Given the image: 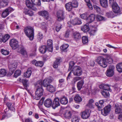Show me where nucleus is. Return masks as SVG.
Here are the masks:
<instances>
[{"label": "nucleus", "mask_w": 122, "mask_h": 122, "mask_svg": "<svg viewBox=\"0 0 122 122\" xmlns=\"http://www.w3.org/2000/svg\"><path fill=\"white\" fill-rule=\"evenodd\" d=\"M72 24L74 25L80 24L81 23V21L78 18H76L72 20Z\"/></svg>", "instance_id": "7c9ffc66"}, {"label": "nucleus", "mask_w": 122, "mask_h": 122, "mask_svg": "<svg viewBox=\"0 0 122 122\" xmlns=\"http://www.w3.org/2000/svg\"><path fill=\"white\" fill-rule=\"evenodd\" d=\"M89 26L88 23H86L85 25L82 26L81 28V30L84 32H87L89 30Z\"/></svg>", "instance_id": "4be33fe9"}, {"label": "nucleus", "mask_w": 122, "mask_h": 122, "mask_svg": "<svg viewBox=\"0 0 122 122\" xmlns=\"http://www.w3.org/2000/svg\"><path fill=\"white\" fill-rule=\"evenodd\" d=\"M39 15L42 16L45 19L47 20L49 17V13L45 10L39 12Z\"/></svg>", "instance_id": "f3484780"}, {"label": "nucleus", "mask_w": 122, "mask_h": 122, "mask_svg": "<svg viewBox=\"0 0 122 122\" xmlns=\"http://www.w3.org/2000/svg\"><path fill=\"white\" fill-rule=\"evenodd\" d=\"M47 49L50 52H52V51L53 47L52 46H47Z\"/></svg>", "instance_id": "774afa93"}, {"label": "nucleus", "mask_w": 122, "mask_h": 122, "mask_svg": "<svg viewBox=\"0 0 122 122\" xmlns=\"http://www.w3.org/2000/svg\"><path fill=\"white\" fill-rule=\"evenodd\" d=\"M6 104L9 109L14 111H15V109L14 107V106L13 105L12 106V104L11 103L8 102Z\"/></svg>", "instance_id": "e433bc0d"}, {"label": "nucleus", "mask_w": 122, "mask_h": 122, "mask_svg": "<svg viewBox=\"0 0 122 122\" xmlns=\"http://www.w3.org/2000/svg\"><path fill=\"white\" fill-rule=\"evenodd\" d=\"M47 46H52V41L51 39L48 40L47 41Z\"/></svg>", "instance_id": "052dcab7"}, {"label": "nucleus", "mask_w": 122, "mask_h": 122, "mask_svg": "<svg viewBox=\"0 0 122 122\" xmlns=\"http://www.w3.org/2000/svg\"><path fill=\"white\" fill-rule=\"evenodd\" d=\"M79 119L78 117L74 116L71 119L72 122H79Z\"/></svg>", "instance_id": "13d9d810"}, {"label": "nucleus", "mask_w": 122, "mask_h": 122, "mask_svg": "<svg viewBox=\"0 0 122 122\" xmlns=\"http://www.w3.org/2000/svg\"><path fill=\"white\" fill-rule=\"evenodd\" d=\"M97 21H100L102 20H105V18L102 16L98 15H97Z\"/></svg>", "instance_id": "6e6d98bb"}, {"label": "nucleus", "mask_w": 122, "mask_h": 122, "mask_svg": "<svg viewBox=\"0 0 122 122\" xmlns=\"http://www.w3.org/2000/svg\"><path fill=\"white\" fill-rule=\"evenodd\" d=\"M66 9L67 11H70L73 8L71 2H69L66 4L65 5Z\"/></svg>", "instance_id": "aec40b11"}, {"label": "nucleus", "mask_w": 122, "mask_h": 122, "mask_svg": "<svg viewBox=\"0 0 122 122\" xmlns=\"http://www.w3.org/2000/svg\"><path fill=\"white\" fill-rule=\"evenodd\" d=\"M69 31H70L69 30H67L66 32L64 35V37H65L67 38L69 37Z\"/></svg>", "instance_id": "69168bd1"}, {"label": "nucleus", "mask_w": 122, "mask_h": 122, "mask_svg": "<svg viewBox=\"0 0 122 122\" xmlns=\"http://www.w3.org/2000/svg\"><path fill=\"white\" fill-rule=\"evenodd\" d=\"M72 71L75 76H80L82 73L81 68L80 67L78 66H75L73 68Z\"/></svg>", "instance_id": "7ed1b4c3"}, {"label": "nucleus", "mask_w": 122, "mask_h": 122, "mask_svg": "<svg viewBox=\"0 0 122 122\" xmlns=\"http://www.w3.org/2000/svg\"><path fill=\"white\" fill-rule=\"evenodd\" d=\"M97 61L98 64L100 66L104 67L105 68L107 66L106 62L105 59L102 56H99L98 57Z\"/></svg>", "instance_id": "20e7f679"}, {"label": "nucleus", "mask_w": 122, "mask_h": 122, "mask_svg": "<svg viewBox=\"0 0 122 122\" xmlns=\"http://www.w3.org/2000/svg\"><path fill=\"white\" fill-rule=\"evenodd\" d=\"M101 93L102 95L106 98L109 97L110 95L108 91L105 90L104 91H101Z\"/></svg>", "instance_id": "f704fd0d"}, {"label": "nucleus", "mask_w": 122, "mask_h": 122, "mask_svg": "<svg viewBox=\"0 0 122 122\" xmlns=\"http://www.w3.org/2000/svg\"><path fill=\"white\" fill-rule=\"evenodd\" d=\"M6 74V70L5 69L0 70V77H3L5 76Z\"/></svg>", "instance_id": "58836bf2"}, {"label": "nucleus", "mask_w": 122, "mask_h": 122, "mask_svg": "<svg viewBox=\"0 0 122 122\" xmlns=\"http://www.w3.org/2000/svg\"><path fill=\"white\" fill-rule=\"evenodd\" d=\"M106 61L109 64H111L112 63L113 60L111 56L110 55L106 54L105 55Z\"/></svg>", "instance_id": "6ab92c4d"}, {"label": "nucleus", "mask_w": 122, "mask_h": 122, "mask_svg": "<svg viewBox=\"0 0 122 122\" xmlns=\"http://www.w3.org/2000/svg\"><path fill=\"white\" fill-rule=\"evenodd\" d=\"M74 39L75 40H78L81 38V36L80 33L78 32H75L73 34Z\"/></svg>", "instance_id": "c85d7f7f"}, {"label": "nucleus", "mask_w": 122, "mask_h": 122, "mask_svg": "<svg viewBox=\"0 0 122 122\" xmlns=\"http://www.w3.org/2000/svg\"><path fill=\"white\" fill-rule=\"evenodd\" d=\"M82 42L84 44L87 43L88 42V39L87 36H83L82 37Z\"/></svg>", "instance_id": "c03bdc74"}, {"label": "nucleus", "mask_w": 122, "mask_h": 122, "mask_svg": "<svg viewBox=\"0 0 122 122\" xmlns=\"http://www.w3.org/2000/svg\"><path fill=\"white\" fill-rule=\"evenodd\" d=\"M25 15H28L30 16H32L33 15V13L30 10H28L24 12Z\"/></svg>", "instance_id": "a18cd8bd"}, {"label": "nucleus", "mask_w": 122, "mask_h": 122, "mask_svg": "<svg viewBox=\"0 0 122 122\" xmlns=\"http://www.w3.org/2000/svg\"><path fill=\"white\" fill-rule=\"evenodd\" d=\"M111 105H110L105 107L101 110L102 114L105 116L107 115L111 111Z\"/></svg>", "instance_id": "6e6552de"}, {"label": "nucleus", "mask_w": 122, "mask_h": 122, "mask_svg": "<svg viewBox=\"0 0 122 122\" xmlns=\"http://www.w3.org/2000/svg\"><path fill=\"white\" fill-rule=\"evenodd\" d=\"M115 69L114 66L112 65H110L109 68L106 71V75L108 76H112L114 74V70Z\"/></svg>", "instance_id": "423d86ee"}, {"label": "nucleus", "mask_w": 122, "mask_h": 122, "mask_svg": "<svg viewBox=\"0 0 122 122\" xmlns=\"http://www.w3.org/2000/svg\"><path fill=\"white\" fill-rule=\"evenodd\" d=\"M106 86H106V84H102L99 86V87L101 89L105 90V88L106 87Z\"/></svg>", "instance_id": "338daca9"}, {"label": "nucleus", "mask_w": 122, "mask_h": 122, "mask_svg": "<svg viewBox=\"0 0 122 122\" xmlns=\"http://www.w3.org/2000/svg\"><path fill=\"white\" fill-rule=\"evenodd\" d=\"M53 80L51 78H47L45 79L43 81L42 84L44 86L47 87L48 86L50 85L49 84L52 82Z\"/></svg>", "instance_id": "dca6fc26"}, {"label": "nucleus", "mask_w": 122, "mask_h": 122, "mask_svg": "<svg viewBox=\"0 0 122 122\" xmlns=\"http://www.w3.org/2000/svg\"><path fill=\"white\" fill-rule=\"evenodd\" d=\"M10 37V35L8 34L5 35L4 36H3L2 39V42L4 43L6 42Z\"/></svg>", "instance_id": "ea45409f"}, {"label": "nucleus", "mask_w": 122, "mask_h": 122, "mask_svg": "<svg viewBox=\"0 0 122 122\" xmlns=\"http://www.w3.org/2000/svg\"><path fill=\"white\" fill-rule=\"evenodd\" d=\"M21 73V71L20 70H16L15 72L14 76L16 78L19 76L20 75Z\"/></svg>", "instance_id": "3c124183"}, {"label": "nucleus", "mask_w": 122, "mask_h": 122, "mask_svg": "<svg viewBox=\"0 0 122 122\" xmlns=\"http://www.w3.org/2000/svg\"><path fill=\"white\" fill-rule=\"evenodd\" d=\"M94 7L95 9L98 12H99L101 10V9L100 8L96 5H94Z\"/></svg>", "instance_id": "e2e57ef3"}, {"label": "nucleus", "mask_w": 122, "mask_h": 122, "mask_svg": "<svg viewBox=\"0 0 122 122\" xmlns=\"http://www.w3.org/2000/svg\"><path fill=\"white\" fill-rule=\"evenodd\" d=\"M28 81L25 79H23L22 80V82L23 84L25 87V89L27 90V87L28 86V84L27 83Z\"/></svg>", "instance_id": "37998d69"}, {"label": "nucleus", "mask_w": 122, "mask_h": 122, "mask_svg": "<svg viewBox=\"0 0 122 122\" xmlns=\"http://www.w3.org/2000/svg\"><path fill=\"white\" fill-rule=\"evenodd\" d=\"M47 27V25L45 23L43 22L41 23V28L43 29H46Z\"/></svg>", "instance_id": "680f3d73"}, {"label": "nucleus", "mask_w": 122, "mask_h": 122, "mask_svg": "<svg viewBox=\"0 0 122 122\" xmlns=\"http://www.w3.org/2000/svg\"><path fill=\"white\" fill-rule=\"evenodd\" d=\"M116 67L117 71L120 72H122V62L117 64Z\"/></svg>", "instance_id": "4c0bfd02"}, {"label": "nucleus", "mask_w": 122, "mask_h": 122, "mask_svg": "<svg viewBox=\"0 0 122 122\" xmlns=\"http://www.w3.org/2000/svg\"><path fill=\"white\" fill-rule=\"evenodd\" d=\"M20 51H19V52L23 55H25L27 53L25 49L24 46H21L19 48Z\"/></svg>", "instance_id": "cd10ccee"}, {"label": "nucleus", "mask_w": 122, "mask_h": 122, "mask_svg": "<svg viewBox=\"0 0 122 122\" xmlns=\"http://www.w3.org/2000/svg\"><path fill=\"white\" fill-rule=\"evenodd\" d=\"M60 102L61 104L66 105L68 103V101L67 98L66 97L64 96L61 98Z\"/></svg>", "instance_id": "b1692460"}, {"label": "nucleus", "mask_w": 122, "mask_h": 122, "mask_svg": "<svg viewBox=\"0 0 122 122\" xmlns=\"http://www.w3.org/2000/svg\"><path fill=\"white\" fill-rule=\"evenodd\" d=\"M47 90L51 92H55L56 91L55 87L51 85H49L48 86L47 88Z\"/></svg>", "instance_id": "393cba45"}, {"label": "nucleus", "mask_w": 122, "mask_h": 122, "mask_svg": "<svg viewBox=\"0 0 122 122\" xmlns=\"http://www.w3.org/2000/svg\"><path fill=\"white\" fill-rule=\"evenodd\" d=\"M25 35L29 38L30 41L33 40L34 36V29L33 27L28 26L24 29Z\"/></svg>", "instance_id": "f03ea898"}, {"label": "nucleus", "mask_w": 122, "mask_h": 122, "mask_svg": "<svg viewBox=\"0 0 122 122\" xmlns=\"http://www.w3.org/2000/svg\"><path fill=\"white\" fill-rule=\"evenodd\" d=\"M65 80L64 79H61L59 80V85L61 87H63L62 84L65 82Z\"/></svg>", "instance_id": "4d7b16f0"}, {"label": "nucleus", "mask_w": 122, "mask_h": 122, "mask_svg": "<svg viewBox=\"0 0 122 122\" xmlns=\"http://www.w3.org/2000/svg\"><path fill=\"white\" fill-rule=\"evenodd\" d=\"M17 65L16 63L15 62H13L10 64L9 65L8 67L10 71L11 72L10 75H11L13 74L14 71L16 69Z\"/></svg>", "instance_id": "9d476101"}, {"label": "nucleus", "mask_w": 122, "mask_h": 122, "mask_svg": "<svg viewBox=\"0 0 122 122\" xmlns=\"http://www.w3.org/2000/svg\"><path fill=\"white\" fill-rule=\"evenodd\" d=\"M73 8H76L78 6V3L76 0H74L71 2Z\"/></svg>", "instance_id": "09e8293b"}, {"label": "nucleus", "mask_w": 122, "mask_h": 122, "mask_svg": "<svg viewBox=\"0 0 122 122\" xmlns=\"http://www.w3.org/2000/svg\"><path fill=\"white\" fill-rule=\"evenodd\" d=\"M27 7L30 9H31L33 10H36L37 8L35 7L33 4H32L29 0H26L25 3Z\"/></svg>", "instance_id": "2eb2a0df"}, {"label": "nucleus", "mask_w": 122, "mask_h": 122, "mask_svg": "<svg viewBox=\"0 0 122 122\" xmlns=\"http://www.w3.org/2000/svg\"><path fill=\"white\" fill-rule=\"evenodd\" d=\"M62 61L61 58L60 57L56 58V60L54 61L53 65V67L57 68L58 66L60 65L61 62Z\"/></svg>", "instance_id": "4468645a"}, {"label": "nucleus", "mask_w": 122, "mask_h": 122, "mask_svg": "<svg viewBox=\"0 0 122 122\" xmlns=\"http://www.w3.org/2000/svg\"><path fill=\"white\" fill-rule=\"evenodd\" d=\"M8 0H3V1L0 2V5L4 7L8 5Z\"/></svg>", "instance_id": "a19ab883"}, {"label": "nucleus", "mask_w": 122, "mask_h": 122, "mask_svg": "<svg viewBox=\"0 0 122 122\" xmlns=\"http://www.w3.org/2000/svg\"><path fill=\"white\" fill-rule=\"evenodd\" d=\"M42 81L40 80L37 82V84L36 85L37 89L35 92L34 98L37 100H39L41 97L43 95V90L42 87Z\"/></svg>", "instance_id": "f257e3e1"}, {"label": "nucleus", "mask_w": 122, "mask_h": 122, "mask_svg": "<svg viewBox=\"0 0 122 122\" xmlns=\"http://www.w3.org/2000/svg\"><path fill=\"white\" fill-rule=\"evenodd\" d=\"M95 15L94 14H92L89 15L88 17L87 22L90 23L93 22L95 19Z\"/></svg>", "instance_id": "5701e85b"}, {"label": "nucleus", "mask_w": 122, "mask_h": 122, "mask_svg": "<svg viewBox=\"0 0 122 122\" xmlns=\"http://www.w3.org/2000/svg\"><path fill=\"white\" fill-rule=\"evenodd\" d=\"M31 70L30 68L28 69L26 72L24 73V76L26 78L29 77L31 75Z\"/></svg>", "instance_id": "c9c22d12"}, {"label": "nucleus", "mask_w": 122, "mask_h": 122, "mask_svg": "<svg viewBox=\"0 0 122 122\" xmlns=\"http://www.w3.org/2000/svg\"><path fill=\"white\" fill-rule=\"evenodd\" d=\"M39 51L41 53H44L47 51L46 46L45 45L41 46L39 48Z\"/></svg>", "instance_id": "a878e982"}, {"label": "nucleus", "mask_w": 122, "mask_h": 122, "mask_svg": "<svg viewBox=\"0 0 122 122\" xmlns=\"http://www.w3.org/2000/svg\"><path fill=\"white\" fill-rule=\"evenodd\" d=\"M36 64V66H39L42 67L43 65V63L42 61H37Z\"/></svg>", "instance_id": "bf43d9fd"}, {"label": "nucleus", "mask_w": 122, "mask_h": 122, "mask_svg": "<svg viewBox=\"0 0 122 122\" xmlns=\"http://www.w3.org/2000/svg\"><path fill=\"white\" fill-rule=\"evenodd\" d=\"M44 104L46 107L49 108L52 105V101L51 99H47L44 102Z\"/></svg>", "instance_id": "a211bd4d"}, {"label": "nucleus", "mask_w": 122, "mask_h": 122, "mask_svg": "<svg viewBox=\"0 0 122 122\" xmlns=\"http://www.w3.org/2000/svg\"><path fill=\"white\" fill-rule=\"evenodd\" d=\"M106 15L108 18H113L115 16V15L113 12L110 11L106 13Z\"/></svg>", "instance_id": "72a5a7b5"}, {"label": "nucleus", "mask_w": 122, "mask_h": 122, "mask_svg": "<svg viewBox=\"0 0 122 122\" xmlns=\"http://www.w3.org/2000/svg\"><path fill=\"white\" fill-rule=\"evenodd\" d=\"M101 5L103 7L106 8L108 6L107 0H99Z\"/></svg>", "instance_id": "412c9836"}, {"label": "nucleus", "mask_w": 122, "mask_h": 122, "mask_svg": "<svg viewBox=\"0 0 122 122\" xmlns=\"http://www.w3.org/2000/svg\"><path fill=\"white\" fill-rule=\"evenodd\" d=\"M112 6L114 13H118L121 12L120 8L116 3H114Z\"/></svg>", "instance_id": "ddd939ff"}, {"label": "nucleus", "mask_w": 122, "mask_h": 122, "mask_svg": "<svg viewBox=\"0 0 122 122\" xmlns=\"http://www.w3.org/2000/svg\"><path fill=\"white\" fill-rule=\"evenodd\" d=\"M9 44L10 46L14 50L15 49L19 46L18 41L14 39H12L10 41Z\"/></svg>", "instance_id": "0eeeda50"}, {"label": "nucleus", "mask_w": 122, "mask_h": 122, "mask_svg": "<svg viewBox=\"0 0 122 122\" xmlns=\"http://www.w3.org/2000/svg\"><path fill=\"white\" fill-rule=\"evenodd\" d=\"M69 45L67 44H64L60 47V48L63 51L66 50L68 47Z\"/></svg>", "instance_id": "de8ad7c7"}, {"label": "nucleus", "mask_w": 122, "mask_h": 122, "mask_svg": "<svg viewBox=\"0 0 122 122\" xmlns=\"http://www.w3.org/2000/svg\"><path fill=\"white\" fill-rule=\"evenodd\" d=\"M91 113V111L90 110L86 109L82 113L81 116L82 118L84 119L88 118L90 116Z\"/></svg>", "instance_id": "1a4fd4ad"}, {"label": "nucleus", "mask_w": 122, "mask_h": 122, "mask_svg": "<svg viewBox=\"0 0 122 122\" xmlns=\"http://www.w3.org/2000/svg\"><path fill=\"white\" fill-rule=\"evenodd\" d=\"M9 14L8 12L5 9L3 12L2 14V17L3 18H5Z\"/></svg>", "instance_id": "8fccbe9b"}, {"label": "nucleus", "mask_w": 122, "mask_h": 122, "mask_svg": "<svg viewBox=\"0 0 122 122\" xmlns=\"http://www.w3.org/2000/svg\"><path fill=\"white\" fill-rule=\"evenodd\" d=\"M43 34L41 32L38 31L37 35V39L39 40H41L43 37Z\"/></svg>", "instance_id": "49530a36"}, {"label": "nucleus", "mask_w": 122, "mask_h": 122, "mask_svg": "<svg viewBox=\"0 0 122 122\" xmlns=\"http://www.w3.org/2000/svg\"><path fill=\"white\" fill-rule=\"evenodd\" d=\"M81 77H76L74 78L73 80L74 82H76V81L80 80L81 79Z\"/></svg>", "instance_id": "0e129e2a"}, {"label": "nucleus", "mask_w": 122, "mask_h": 122, "mask_svg": "<svg viewBox=\"0 0 122 122\" xmlns=\"http://www.w3.org/2000/svg\"><path fill=\"white\" fill-rule=\"evenodd\" d=\"M85 2L86 3L89 9L92 10L93 9L90 0H85Z\"/></svg>", "instance_id": "79ce46f5"}, {"label": "nucleus", "mask_w": 122, "mask_h": 122, "mask_svg": "<svg viewBox=\"0 0 122 122\" xmlns=\"http://www.w3.org/2000/svg\"><path fill=\"white\" fill-rule=\"evenodd\" d=\"M60 100L59 99L56 98H55L53 102H52V107L54 109L60 106Z\"/></svg>", "instance_id": "9b49d317"}, {"label": "nucleus", "mask_w": 122, "mask_h": 122, "mask_svg": "<svg viewBox=\"0 0 122 122\" xmlns=\"http://www.w3.org/2000/svg\"><path fill=\"white\" fill-rule=\"evenodd\" d=\"M115 112L116 114L122 113V106L120 104L116 103L115 105Z\"/></svg>", "instance_id": "f8f14e48"}, {"label": "nucleus", "mask_w": 122, "mask_h": 122, "mask_svg": "<svg viewBox=\"0 0 122 122\" xmlns=\"http://www.w3.org/2000/svg\"><path fill=\"white\" fill-rule=\"evenodd\" d=\"M81 18L85 20H86L87 21L88 17L87 13H85L81 15H80Z\"/></svg>", "instance_id": "864d4df0"}, {"label": "nucleus", "mask_w": 122, "mask_h": 122, "mask_svg": "<svg viewBox=\"0 0 122 122\" xmlns=\"http://www.w3.org/2000/svg\"><path fill=\"white\" fill-rule=\"evenodd\" d=\"M84 83V81L83 80L81 81L78 82L77 84V87L78 90H80L82 88Z\"/></svg>", "instance_id": "bb28decb"}, {"label": "nucleus", "mask_w": 122, "mask_h": 122, "mask_svg": "<svg viewBox=\"0 0 122 122\" xmlns=\"http://www.w3.org/2000/svg\"><path fill=\"white\" fill-rule=\"evenodd\" d=\"M72 112L69 111H67L64 114L65 117L68 119H70L72 115Z\"/></svg>", "instance_id": "473e14b6"}, {"label": "nucleus", "mask_w": 122, "mask_h": 122, "mask_svg": "<svg viewBox=\"0 0 122 122\" xmlns=\"http://www.w3.org/2000/svg\"><path fill=\"white\" fill-rule=\"evenodd\" d=\"M75 64V63L73 61H71L70 62L69 68L68 70V71H70L71 70Z\"/></svg>", "instance_id": "5fc2aeb1"}, {"label": "nucleus", "mask_w": 122, "mask_h": 122, "mask_svg": "<svg viewBox=\"0 0 122 122\" xmlns=\"http://www.w3.org/2000/svg\"><path fill=\"white\" fill-rule=\"evenodd\" d=\"M32 3L34 6H40L41 5V1L40 0H31Z\"/></svg>", "instance_id": "2f4dec72"}, {"label": "nucleus", "mask_w": 122, "mask_h": 122, "mask_svg": "<svg viewBox=\"0 0 122 122\" xmlns=\"http://www.w3.org/2000/svg\"><path fill=\"white\" fill-rule=\"evenodd\" d=\"M64 11L63 10H59L57 11L56 15L57 20L58 21H61L64 19Z\"/></svg>", "instance_id": "39448f33"}, {"label": "nucleus", "mask_w": 122, "mask_h": 122, "mask_svg": "<svg viewBox=\"0 0 122 122\" xmlns=\"http://www.w3.org/2000/svg\"><path fill=\"white\" fill-rule=\"evenodd\" d=\"M0 51L2 54L4 55H8L9 53V51L3 49H1Z\"/></svg>", "instance_id": "603ef678"}, {"label": "nucleus", "mask_w": 122, "mask_h": 122, "mask_svg": "<svg viewBox=\"0 0 122 122\" xmlns=\"http://www.w3.org/2000/svg\"><path fill=\"white\" fill-rule=\"evenodd\" d=\"M74 100L77 103H79L82 100L81 98L78 94L76 95L74 98Z\"/></svg>", "instance_id": "c756f323"}]
</instances>
